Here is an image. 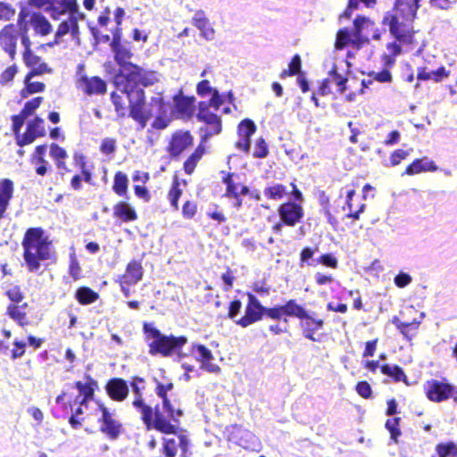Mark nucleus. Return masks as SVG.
<instances>
[{"instance_id": "1", "label": "nucleus", "mask_w": 457, "mask_h": 457, "mask_svg": "<svg viewBox=\"0 0 457 457\" xmlns=\"http://www.w3.org/2000/svg\"><path fill=\"white\" fill-rule=\"evenodd\" d=\"M421 0H397L395 13H387L383 24L388 26L390 33L401 43L414 44L412 21Z\"/></svg>"}, {"instance_id": "2", "label": "nucleus", "mask_w": 457, "mask_h": 457, "mask_svg": "<svg viewBox=\"0 0 457 457\" xmlns=\"http://www.w3.org/2000/svg\"><path fill=\"white\" fill-rule=\"evenodd\" d=\"M145 380L142 378L135 377L130 383L135 399L132 402L133 407L140 412L143 423L147 429H154L164 434H175L177 427L165 418L159 405L154 408L147 405L143 399V390L145 389Z\"/></svg>"}, {"instance_id": "3", "label": "nucleus", "mask_w": 457, "mask_h": 457, "mask_svg": "<svg viewBox=\"0 0 457 457\" xmlns=\"http://www.w3.org/2000/svg\"><path fill=\"white\" fill-rule=\"evenodd\" d=\"M52 242L45 236L41 228H29L22 241L24 261L30 272H36L40 268V262L51 260L54 253L51 248Z\"/></svg>"}, {"instance_id": "4", "label": "nucleus", "mask_w": 457, "mask_h": 457, "mask_svg": "<svg viewBox=\"0 0 457 457\" xmlns=\"http://www.w3.org/2000/svg\"><path fill=\"white\" fill-rule=\"evenodd\" d=\"M144 332L146 335L149 343V353L151 355L161 354L164 357L178 353L187 343V338L184 336L175 337L173 335L166 336L159 329L150 324H144Z\"/></svg>"}, {"instance_id": "5", "label": "nucleus", "mask_w": 457, "mask_h": 457, "mask_svg": "<svg viewBox=\"0 0 457 457\" xmlns=\"http://www.w3.org/2000/svg\"><path fill=\"white\" fill-rule=\"evenodd\" d=\"M157 81L156 73L146 71L137 65H127L125 75H116L114 84L117 90L142 89L139 86L148 87Z\"/></svg>"}, {"instance_id": "6", "label": "nucleus", "mask_w": 457, "mask_h": 457, "mask_svg": "<svg viewBox=\"0 0 457 457\" xmlns=\"http://www.w3.org/2000/svg\"><path fill=\"white\" fill-rule=\"evenodd\" d=\"M122 94H126L129 103V117L137 121L141 128H145L148 120L152 117V112H147L145 104L144 89L120 90Z\"/></svg>"}, {"instance_id": "7", "label": "nucleus", "mask_w": 457, "mask_h": 457, "mask_svg": "<svg viewBox=\"0 0 457 457\" xmlns=\"http://www.w3.org/2000/svg\"><path fill=\"white\" fill-rule=\"evenodd\" d=\"M101 417L98 419L100 423L99 430L105 434L110 439L116 440L122 431V424L115 419V414L111 412L108 408L99 405Z\"/></svg>"}, {"instance_id": "8", "label": "nucleus", "mask_w": 457, "mask_h": 457, "mask_svg": "<svg viewBox=\"0 0 457 457\" xmlns=\"http://www.w3.org/2000/svg\"><path fill=\"white\" fill-rule=\"evenodd\" d=\"M46 11L54 20H60L66 14H79L80 19L85 18V14L79 11L77 0H52Z\"/></svg>"}, {"instance_id": "9", "label": "nucleus", "mask_w": 457, "mask_h": 457, "mask_svg": "<svg viewBox=\"0 0 457 457\" xmlns=\"http://www.w3.org/2000/svg\"><path fill=\"white\" fill-rule=\"evenodd\" d=\"M265 313V307L262 305L257 297L252 294H248V303L245 308V313L239 320L235 322L242 328H246L249 325L259 321L262 319Z\"/></svg>"}, {"instance_id": "10", "label": "nucleus", "mask_w": 457, "mask_h": 457, "mask_svg": "<svg viewBox=\"0 0 457 457\" xmlns=\"http://www.w3.org/2000/svg\"><path fill=\"white\" fill-rule=\"evenodd\" d=\"M426 395L430 401L442 402L448 399L453 394L454 387L450 384L432 379L424 386Z\"/></svg>"}, {"instance_id": "11", "label": "nucleus", "mask_w": 457, "mask_h": 457, "mask_svg": "<svg viewBox=\"0 0 457 457\" xmlns=\"http://www.w3.org/2000/svg\"><path fill=\"white\" fill-rule=\"evenodd\" d=\"M155 394L162 402V413L165 418L171 423L179 422V419L183 416V411L180 408H176L175 405L168 398V391L164 388V384L156 380Z\"/></svg>"}, {"instance_id": "12", "label": "nucleus", "mask_w": 457, "mask_h": 457, "mask_svg": "<svg viewBox=\"0 0 457 457\" xmlns=\"http://www.w3.org/2000/svg\"><path fill=\"white\" fill-rule=\"evenodd\" d=\"M199 121L205 125L200 128V134L203 141H207L212 136L218 135L221 131V120L213 113L208 112L205 115L200 114Z\"/></svg>"}, {"instance_id": "13", "label": "nucleus", "mask_w": 457, "mask_h": 457, "mask_svg": "<svg viewBox=\"0 0 457 457\" xmlns=\"http://www.w3.org/2000/svg\"><path fill=\"white\" fill-rule=\"evenodd\" d=\"M278 215L284 224L293 227L303 217V210L300 204L287 202L279 206Z\"/></svg>"}, {"instance_id": "14", "label": "nucleus", "mask_w": 457, "mask_h": 457, "mask_svg": "<svg viewBox=\"0 0 457 457\" xmlns=\"http://www.w3.org/2000/svg\"><path fill=\"white\" fill-rule=\"evenodd\" d=\"M19 32L14 25L4 27L0 31V46L13 59L16 54V44Z\"/></svg>"}, {"instance_id": "15", "label": "nucleus", "mask_w": 457, "mask_h": 457, "mask_svg": "<svg viewBox=\"0 0 457 457\" xmlns=\"http://www.w3.org/2000/svg\"><path fill=\"white\" fill-rule=\"evenodd\" d=\"M110 46L114 54V61L120 67L119 73L116 75H125V69H127V65H135L130 62V59L133 56L130 47L127 43L121 45L110 44Z\"/></svg>"}, {"instance_id": "16", "label": "nucleus", "mask_w": 457, "mask_h": 457, "mask_svg": "<svg viewBox=\"0 0 457 457\" xmlns=\"http://www.w3.org/2000/svg\"><path fill=\"white\" fill-rule=\"evenodd\" d=\"M78 87L87 96L103 95L106 92V83L99 77L81 76L78 80Z\"/></svg>"}, {"instance_id": "17", "label": "nucleus", "mask_w": 457, "mask_h": 457, "mask_svg": "<svg viewBox=\"0 0 457 457\" xmlns=\"http://www.w3.org/2000/svg\"><path fill=\"white\" fill-rule=\"evenodd\" d=\"M193 353L195 359L201 362V368L210 373H218L220 368L211 361L213 360L212 352L203 345H196L193 347Z\"/></svg>"}, {"instance_id": "18", "label": "nucleus", "mask_w": 457, "mask_h": 457, "mask_svg": "<svg viewBox=\"0 0 457 457\" xmlns=\"http://www.w3.org/2000/svg\"><path fill=\"white\" fill-rule=\"evenodd\" d=\"M192 144L193 137L188 131H179L173 134L168 149L171 156H179Z\"/></svg>"}, {"instance_id": "19", "label": "nucleus", "mask_w": 457, "mask_h": 457, "mask_svg": "<svg viewBox=\"0 0 457 457\" xmlns=\"http://www.w3.org/2000/svg\"><path fill=\"white\" fill-rule=\"evenodd\" d=\"M106 392L112 400L121 402L129 395V386L124 379L115 378L108 381Z\"/></svg>"}, {"instance_id": "20", "label": "nucleus", "mask_w": 457, "mask_h": 457, "mask_svg": "<svg viewBox=\"0 0 457 457\" xmlns=\"http://www.w3.org/2000/svg\"><path fill=\"white\" fill-rule=\"evenodd\" d=\"M193 24L200 30L201 37L207 41H212L215 38V30L210 24L204 11H197L193 17Z\"/></svg>"}, {"instance_id": "21", "label": "nucleus", "mask_w": 457, "mask_h": 457, "mask_svg": "<svg viewBox=\"0 0 457 457\" xmlns=\"http://www.w3.org/2000/svg\"><path fill=\"white\" fill-rule=\"evenodd\" d=\"M79 19H80L79 14H71V16H68L66 20L60 23L55 32V37L62 38L70 32L73 39L78 38L79 34L78 24Z\"/></svg>"}, {"instance_id": "22", "label": "nucleus", "mask_w": 457, "mask_h": 457, "mask_svg": "<svg viewBox=\"0 0 457 457\" xmlns=\"http://www.w3.org/2000/svg\"><path fill=\"white\" fill-rule=\"evenodd\" d=\"M305 316L300 320L303 336L312 341H315L314 334L323 327V320L313 318L308 312L305 313Z\"/></svg>"}, {"instance_id": "23", "label": "nucleus", "mask_w": 457, "mask_h": 457, "mask_svg": "<svg viewBox=\"0 0 457 457\" xmlns=\"http://www.w3.org/2000/svg\"><path fill=\"white\" fill-rule=\"evenodd\" d=\"M438 167L436 163L428 159V157H424L421 159H416L413 161L405 170V174L407 175H415L420 173L422 171H436Z\"/></svg>"}, {"instance_id": "24", "label": "nucleus", "mask_w": 457, "mask_h": 457, "mask_svg": "<svg viewBox=\"0 0 457 457\" xmlns=\"http://www.w3.org/2000/svg\"><path fill=\"white\" fill-rule=\"evenodd\" d=\"M13 187L10 179H4L0 183V220L9 205V202L12 196Z\"/></svg>"}, {"instance_id": "25", "label": "nucleus", "mask_w": 457, "mask_h": 457, "mask_svg": "<svg viewBox=\"0 0 457 457\" xmlns=\"http://www.w3.org/2000/svg\"><path fill=\"white\" fill-rule=\"evenodd\" d=\"M113 216L119 218L123 222H129L137 219L136 211L125 202H119L114 205Z\"/></svg>"}, {"instance_id": "26", "label": "nucleus", "mask_w": 457, "mask_h": 457, "mask_svg": "<svg viewBox=\"0 0 457 457\" xmlns=\"http://www.w3.org/2000/svg\"><path fill=\"white\" fill-rule=\"evenodd\" d=\"M143 276V269L138 262H130L126 269V274L124 275V283L129 285L137 284L141 280Z\"/></svg>"}, {"instance_id": "27", "label": "nucleus", "mask_w": 457, "mask_h": 457, "mask_svg": "<svg viewBox=\"0 0 457 457\" xmlns=\"http://www.w3.org/2000/svg\"><path fill=\"white\" fill-rule=\"evenodd\" d=\"M30 23L36 32L43 36L48 35L52 30V25L50 22L39 12H35L31 15Z\"/></svg>"}, {"instance_id": "28", "label": "nucleus", "mask_w": 457, "mask_h": 457, "mask_svg": "<svg viewBox=\"0 0 457 457\" xmlns=\"http://www.w3.org/2000/svg\"><path fill=\"white\" fill-rule=\"evenodd\" d=\"M195 97H188L184 96H174V104L177 111L183 115L192 116Z\"/></svg>"}, {"instance_id": "29", "label": "nucleus", "mask_w": 457, "mask_h": 457, "mask_svg": "<svg viewBox=\"0 0 457 457\" xmlns=\"http://www.w3.org/2000/svg\"><path fill=\"white\" fill-rule=\"evenodd\" d=\"M393 324L395 325L397 329L409 340L411 339L416 334V331L420 326V322L413 320L412 322H403L397 317H394L392 320Z\"/></svg>"}, {"instance_id": "30", "label": "nucleus", "mask_w": 457, "mask_h": 457, "mask_svg": "<svg viewBox=\"0 0 457 457\" xmlns=\"http://www.w3.org/2000/svg\"><path fill=\"white\" fill-rule=\"evenodd\" d=\"M285 316L303 319L307 311L299 305L295 300H289L283 305Z\"/></svg>"}, {"instance_id": "31", "label": "nucleus", "mask_w": 457, "mask_h": 457, "mask_svg": "<svg viewBox=\"0 0 457 457\" xmlns=\"http://www.w3.org/2000/svg\"><path fill=\"white\" fill-rule=\"evenodd\" d=\"M76 299L80 304H90L96 301L98 294L89 287H82L76 291Z\"/></svg>"}, {"instance_id": "32", "label": "nucleus", "mask_w": 457, "mask_h": 457, "mask_svg": "<svg viewBox=\"0 0 457 457\" xmlns=\"http://www.w3.org/2000/svg\"><path fill=\"white\" fill-rule=\"evenodd\" d=\"M147 112H152V117L154 115L167 114V106L163 102V98L160 94L153 96L147 105Z\"/></svg>"}, {"instance_id": "33", "label": "nucleus", "mask_w": 457, "mask_h": 457, "mask_svg": "<svg viewBox=\"0 0 457 457\" xmlns=\"http://www.w3.org/2000/svg\"><path fill=\"white\" fill-rule=\"evenodd\" d=\"M380 370L383 374L393 378L395 381H397V382L404 381L405 383H407L406 382L407 378H406L403 369L400 368L399 366L386 364V365L381 366Z\"/></svg>"}, {"instance_id": "34", "label": "nucleus", "mask_w": 457, "mask_h": 457, "mask_svg": "<svg viewBox=\"0 0 457 457\" xmlns=\"http://www.w3.org/2000/svg\"><path fill=\"white\" fill-rule=\"evenodd\" d=\"M263 194L268 199L280 200L287 194V188L282 184H273L267 187Z\"/></svg>"}, {"instance_id": "35", "label": "nucleus", "mask_w": 457, "mask_h": 457, "mask_svg": "<svg viewBox=\"0 0 457 457\" xmlns=\"http://www.w3.org/2000/svg\"><path fill=\"white\" fill-rule=\"evenodd\" d=\"M256 131V126L252 120L245 119L243 120L238 127H237V134L239 137L242 138H249L254 134Z\"/></svg>"}, {"instance_id": "36", "label": "nucleus", "mask_w": 457, "mask_h": 457, "mask_svg": "<svg viewBox=\"0 0 457 457\" xmlns=\"http://www.w3.org/2000/svg\"><path fill=\"white\" fill-rule=\"evenodd\" d=\"M128 183L127 175L121 171L117 172L114 177L113 191L119 195H124L127 193Z\"/></svg>"}, {"instance_id": "37", "label": "nucleus", "mask_w": 457, "mask_h": 457, "mask_svg": "<svg viewBox=\"0 0 457 457\" xmlns=\"http://www.w3.org/2000/svg\"><path fill=\"white\" fill-rule=\"evenodd\" d=\"M27 307V303L22 305H10L8 307V314L9 316L19 322L20 325H24V320L26 319L25 308Z\"/></svg>"}, {"instance_id": "38", "label": "nucleus", "mask_w": 457, "mask_h": 457, "mask_svg": "<svg viewBox=\"0 0 457 457\" xmlns=\"http://www.w3.org/2000/svg\"><path fill=\"white\" fill-rule=\"evenodd\" d=\"M436 450L440 457H457V446L453 442L439 444L436 445Z\"/></svg>"}, {"instance_id": "39", "label": "nucleus", "mask_w": 457, "mask_h": 457, "mask_svg": "<svg viewBox=\"0 0 457 457\" xmlns=\"http://www.w3.org/2000/svg\"><path fill=\"white\" fill-rule=\"evenodd\" d=\"M204 154L203 149L200 147L196 148L195 151L184 162V170L187 174H191L197 163V162L202 158Z\"/></svg>"}, {"instance_id": "40", "label": "nucleus", "mask_w": 457, "mask_h": 457, "mask_svg": "<svg viewBox=\"0 0 457 457\" xmlns=\"http://www.w3.org/2000/svg\"><path fill=\"white\" fill-rule=\"evenodd\" d=\"M370 21L362 16H358L354 21H353V36L357 42H368V39L363 40L361 38V30L366 23H368Z\"/></svg>"}, {"instance_id": "41", "label": "nucleus", "mask_w": 457, "mask_h": 457, "mask_svg": "<svg viewBox=\"0 0 457 457\" xmlns=\"http://www.w3.org/2000/svg\"><path fill=\"white\" fill-rule=\"evenodd\" d=\"M284 315H285V311H284L283 305H276L272 308L265 307L264 316H266L271 320H283V321L285 323H287V317L283 318Z\"/></svg>"}, {"instance_id": "42", "label": "nucleus", "mask_w": 457, "mask_h": 457, "mask_svg": "<svg viewBox=\"0 0 457 457\" xmlns=\"http://www.w3.org/2000/svg\"><path fill=\"white\" fill-rule=\"evenodd\" d=\"M111 99L115 107V112L117 115L120 118L125 117L127 109L123 103L122 97L117 93L112 92L111 95Z\"/></svg>"}, {"instance_id": "43", "label": "nucleus", "mask_w": 457, "mask_h": 457, "mask_svg": "<svg viewBox=\"0 0 457 457\" xmlns=\"http://www.w3.org/2000/svg\"><path fill=\"white\" fill-rule=\"evenodd\" d=\"M28 129L30 134H34L37 137L45 134L44 120L39 117H36L28 125Z\"/></svg>"}, {"instance_id": "44", "label": "nucleus", "mask_w": 457, "mask_h": 457, "mask_svg": "<svg viewBox=\"0 0 457 457\" xmlns=\"http://www.w3.org/2000/svg\"><path fill=\"white\" fill-rule=\"evenodd\" d=\"M43 98L38 96V97H36V98H33L32 100L30 101H28L22 111H21V114L27 118L28 116L31 115L33 113V112L37 109L42 102Z\"/></svg>"}, {"instance_id": "45", "label": "nucleus", "mask_w": 457, "mask_h": 457, "mask_svg": "<svg viewBox=\"0 0 457 457\" xmlns=\"http://www.w3.org/2000/svg\"><path fill=\"white\" fill-rule=\"evenodd\" d=\"M269 154L268 145L263 138L256 141L253 156L254 158H265Z\"/></svg>"}, {"instance_id": "46", "label": "nucleus", "mask_w": 457, "mask_h": 457, "mask_svg": "<svg viewBox=\"0 0 457 457\" xmlns=\"http://www.w3.org/2000/svg\"><path fill=\"white\" fill-rule=\"evenodd\" d=\"M399 418H394L392 420H387L386 422V428L391 434V438L396 442L397 437L401 435V431L398 428L399 426Z\"/></svg>"}, {"instance_id": "47", "label": "nucleus", "mask_w": 457, "mask_h": 457, "mask_svg": "<svg viewBox=\"0 0 457 457\" xmlns=\"http://www.w3.org/2000/svg\"><path fill=\"white\" fill-rule=\"evenodd\" d=\"M32 162L36 165V173L39 176H45L48 170L49 163L45 158L32 157Z\"/></svg>"}, {"instance_id": "48", "label": "nucleus", "mask_w": 457, "mask_h": 457, "mask_svg": "<svg viewBox=\"0 0 457 457\" xmlns=\"http://www.w3.org/2000/svg\"><path fill=\"white\" fill-rule=\"evenodd\" d=\"M178 443L174 438L165 439L163 453L166 457H175L177 454Z\"/></svg>"}, {"instance_id": "49", "label": "nucleus", "mask_w": 457, "mask_h": 457, "mask_svg": "<svg viewBox=\"0 0 457 457\" xmlns=\"http://www.w3.org/2000/svg\"><path fill=\"white\" fill-rule=\"evenodd\" d=\"M75 386L79 390V394L87 400L91 401L93 399L94 389L89 385L78 381Z\"/></svg>"}, {"instance_id": "50", "label": "nucleus", "mask_w": 457, "mask_h": 457, "mask_svg": "<svg viewBox=\"0 0 457 457\" xmlns=\"http://www.w3.org/2000/svg\"><path fill=\"white\" fill-rule=\"evenodd\" d=\"M318 248L312 249L311 247H304L300 253V266L303 267L304 264L313 265L310 260L313 257Z\"/></svg>"}, {"instance_id": "51", "label": "nucleus", "mask_w": 457, "mask_h": 457, "mask_svg": "<svg viewBox=\"0 0 457 457\" xmlns=\"http://www.w3.org/2000/svg\"><path fill=\"white\" fill-rule=\"evenodd\" d=\"M324 266L336 269L337 267V259L332 253H324L315 261Z\"/></svg>"}, {"instance_id": "52", "label": "nucleus", "mask_w": 457, "mask_h": 457, "mask_svg": "<svg viewBox=\"0 0 457 457\" xmlns=\"http://www.w3.org/2000/svg\"><path fill=\"white\" fill-rule=\"evenodd\" d=\"M331 80L338 87V91L344 93L346 89L347 79L337 72L336 68L330 71Z\"/></svg>"}, {"instance_id": "53", "label": "nucleus", "mask_w": 457, "mask_h": 457, "mask_svg": "<svg viewBox=\"0 0 457 457\" xmlns=\"http://www.w3.org/2000/svg\"><path fill=\"white\" fill-rule=\"evenodd\" d=\"M351 35L347 29H340L337 35L336 47L337 49L344 48L350 41Z\"/></svg>"}, {"instance_id": "54", "label": "nucleus", "mask_w": 457, "mask_h": 457, "mask_svg": "<svg viewBox=\"0 0 457 457\" xmlns=\"http://www.w3.org/2000/svg\"><path fill=\"white\" fill-rule=\"evenodd\" d=\"M50 155L54 160H65L68 157L66 151L56 144L50 146Z\"/></svg>"}, {"instance_id": "55", "label": "nucleus", "mask_w": 457, "mask_h": 457, "mask_svg": "<svg viewBox=\"0 0 457 457\" xmlns=\"http://www.w3.org/2000/svg\"><path fill=\"white\" fill-rule=\"evenodd\" d=\"M411 281L412 278L411 277V275L405 272H400L394 278L395 286L400 288L407 287Z\"/></svg>"}, {"instance_id": "56", "label": "nucleus", "mask_w": 457, "mask_h": 457, "mask_svg": "<svg viewBox=\"0 0 457 457\" xmlns=\"http://www.w3.org/2000/svg\"><path fill=\"white\" fill-rule=\"evenodd\" d=\"M15 11L6 3L0 2V20L9 21L14 16Z\"/></svg>"}, {"instance_id": "57", "label": "nucleus", "mask_w": 457, "mask_h": 457, "mask_svg": "<svg viewBox=\"0 0 457 457\" xmlns=\"http://www.w3.org/2000/svg\"><path fill=\"white\" fill-rule=\"evenodd\" d=\"M215 89L216 88L211 87L209 80L206 79L200 81L196 86V93L202 97L212 93Z\"/></svg>"}, {"instance_id": "58", "label": "nucleus", "mask_w": 457, "mask_h": 457, "mask_svg": "<svg viewBox=\"0 0 457 457\" xmlns=\"http://www.w3.org/2000/svg\"><path fill=\"white\" fill-rule=\"evenodd\" d=\"M225 102V96L220 95L217 89L213 90L212 93V97L209 100V105L213 107L216 111L219 110L220 105H222Z\"/></svg>"}, {"instance_id": "59", "label": "nucleus", "mask_w": 457, "mask_h": 457, "mask_svg": "<svg viewBox=\"0 0 457 457\" xmlns=\"http://www.w3.org/2000/svg\"><path fill=\"white\" fill-rule=\"evenodd\" d=\"M410 154L409 151L398 149L395 150L390 156V162L392 166L398 165L402 160H404Z\"/></svg>"}, {"instance_id": "60", "label": "nucleus", "mask_w": 457, "mask_h": 457, "mask_svg": "<svg viewBox=\"0 0 457 457\" xmlns=\"http://www.w3.org/2000/svg\"><path fill=\"white\" fill-rule=\"evenodd\" d=\"M301 67H302V61H301V57L300 55L298 54H295L290 63H289V68H288V73L290 76H294V75H296L298 73H300L301 71Z\"/></svg>"}, {"instance_id": "61", "label": "nucleus", "mask_w": 457, "mask_h": 457, "mask_svg": "<svg viewBox=\"0 0 457 457\" xmlns=\"http://www.w3.org/2000/svg\"><path fill=\"white\" fill-rule=\"evenodd\" d=\"M356 391L357 393L363 398H370L372 394L371 387L370 384L366 381L359 382L356 385Z\"/></svg>"}, {"instance_id": "62", "label": "nucleus", "mask_w": 457, "mask_h": 457, "mask_svg": "<svg viewBox=\"0 0 457 457\" xmlns=\"http://www.w3.org/2000/svg\"><path fill=\"white\" fill-rule=\"evenodd\" d=\"M116 149V142L112 138H104L101 145V151L105 154H112Z\"/></svg>"}, {"instance_id": "63", "label": "nucleus", "mask_w": 457, "mask_h": 457, "mask_svg": "<svg viewBox=\"0 0 457 457\" xmlns=\"http://www.w3.org/2000/svg\"><path fill=\"white\" fill-rule=\"evenodd\" d=\"M196 204L193 202L187 201L182 207L183 216L187 219H191L195 214Z\"/></svg>"}, {"instance_id": "64", "label": "nucleus", "mask_w": 457, "mask_h": 457, "mask_svg": "<svg viewBox=\"0 0 457 457\" xmlns=\"http://www.w3.org/2000/svg\"><path fill=\"white\" fill-rule=\"evenodd\" d=\"M6 295L12 303H19L23 299V295L18 287H12L8 289Z\"/></svg>"}]
</instances>
